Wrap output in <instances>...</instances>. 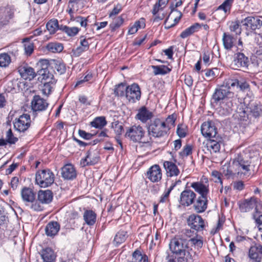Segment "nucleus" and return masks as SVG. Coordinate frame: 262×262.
Returning <instances> with one entry per match:
<instances>
[{"mask_svg":"<svg viewBox=\"0 0 262 262\" xmlns=\"http://www.w3.org/2000/svg\"><path fill=\"white\" fill-rule=\"evenodd\" d=\"M169 246L171 253L177 255V262H192V249L188 246L187 239L176 236L170 240Z\"/></svg>","mask_w":262,"mask_h":262,"instance_id":"nucleus-1","label":"nucleus"},{"mask_svg":"<svg viewBox=\"0 0 262 262\" xmlns=\"http://www.w3.org/2000/svg\"><path fill=\"white\" fill-rule=\"evenodd\" d=\"M252 158L249 153L242 152L237 154L233 159L232 165L239 174L249 177L251 174Z\"/></svg>","mask_w":262,"mask_h":262,"instance_id":"nucleus-2","label":"nucleus"},{"mask_svg":"<svg viewBox=\"0 0 262 262\" xmlns=\"http://www.w3.org/2000/svg\"><path fill=\"white\" fill-rule=\"evenodd\" d=\"M168 127L166 122L159 118H156L150 120L147 127V132L149 136L154 138H160L164 136L167 133Z\"/></svg>","mask_w":262,"mask_h":262,"instance_id":"nucleus-3","label":"nucleus"},{"mask_svg":"<svg viewBox=\"0 0 262 262\" xmlns=\"http://www.w3.org/2000/svg\"><path fill=\"white\" fill-rule=\"evenodd\" d=\"M21 196L23 202L30 209L36 211L42 210V206L36 200L35 193L31 188L24 187L21 190Z\"/></svg>","mask_w":262,"mask_h":262,"instance_id":"nucleus-4","label":"nucleus"},{"mask_svg":"<svg viewBox=\"0 0 262 262\" xmlns=\"http://www.w3.org/2000/svg\"><path fill=\"white\" fill-rule=\"evenodd\" d=\"M54 174L50 169L40 170L36 173V183L40 187L51 186L54 182Z\"/></svg>","mask_w":262,"mask_h":262,"instance_id":"nucleus-5","label":"nucleus"},{"mask_svg":"<svg viewBox=\"0 0 262 262\" xmlns=\"http://www.w3.org/2000/svg\"><path fill=\"white\" fill-rule=\"evenodd\" d=\"M238 204L242 212H249L255 208V212L257 213L258 210L262 209V203L258 199L255 197L239 201Z\"/></svg>","mask_w":262,"mask_h":262,"instance_id":"nucleus-6","label":"nucleus"},{"mask_svg":"<svg viewBox=\"0 0 262 262\" xmlns=\"http://www.w3.org/2000/svg\"><path fill=\"white\" fill-rule=\"evenodd\" d=\"M191 187L200 195L207 196L209 193V184L208 179L203 176L200 181L193 182L190 184Z\"/></svg>","mask_w":262,"mask_h":262,"instance_id":"nucleus-7","label":"nucleus"},{"mask_svg":"<svg viewBox=\"0 0 262 262\" xmlns=\"http://www.w3.org/2000/svg\"><path fill=\"white\" fill-rule=\"evenodd\" d=\"M48 106L49 103L39 95H35L33 96L31 102V107L34 116L46 111Z\"/></svg>","mask_w":262,"mask_h":262,"instance_id":"nucleus-8","label":"nucleus"},{"mask_svg":"<svg viewBox=\"0 0 262 262\" xmlns=\"http://www.w3.org/2000/svg\"><path fill=\"white\" fill-rule=\"evenodd\" d=\"M145 133V130L142 126L133 125L126 131L125 136L128 137L134 142H142V140L144 138ZM148 142V141H143V142Z\"/></svg>","mask_w":262,"mask_h":262,"instance_id":"nucleus-9","label":"nucleus"},{"mask_svg":"<svg viewBox=\"0 0 262 262\" xmlns=\"http://www.w3.org/2000/svg\"><path fill=\"white\" fill-rule=\"evenodd\" d=\"M234 93L229 90L226 89L224 85L221 86L219 88L216 89L212 96L213 102L217 104L227 99L229 97H234Z\"/></svg>","mask_w":262,"mask_h":262,"instance_id":"nucleus-10","label":"nucleus"},{"mask_svg":"<svg viewBox=\"0 0 262 262\" xmlns=\"http://www.w3.org/2000/svg\"><path fill=\"white\" fill-rule=\"evenodd\" d=\"M196 194L192 190L186 188L180 194L179 203L184 207H189L192 205L196 199Z\"/></svg>","mask_w":262,"mask_h":262,"instance_id":"nucleus-11","label":"nucleus"},{"mask_svg":"<svg viewBox=\"0 0 262 262\" xmlns=\"http://www.w3.org/2000/svg\"><path fill=\"white\" fill-rule=\"evenodd\" d=\"M31 120L29 115L24 114L18 118H16L13 122L14 128L19 132H24L30 126Z\"/></svg>","mask_w":262,"mask_h":262,"instance_id":"nucleus-12","label":"nucleus"},{"mask_svg":"<svg viewBox=\"0 0 262 262\" xmlns=\"http://www.w3.org/2000/svg\"><path fill=\"white\" fill-rule=\"evenodd\" d=\"M141 94L140 88L137 83H134L125 88L126 97L129 101L135 102L137 100H139Z\"/></svg>","mask_w":262,"mask_h":262,"instance_id":"nucleus-13","label":"nucleus"},{"mask_svg":"<svg viewBox=\"0 0 262 262\" xmlns=\"http://www.w3.org/2000/svg\"><path fill=\"white\" fill-rule=\"evenodd\" d=\"M241 24L247 30H255L262 26V20L258 16H248L241 21Z\"/></svg>","mask_w":262,"mask_h":262,"instance_id":"nucleus-14","label":"nucleus"},{"mask_svg":"<svg viewBox=\"0 0 262 262\" xmlns=\"http://www.w3.org/2000/svg\"><path fill=\"white\" fill-rule=\"evenodd\" d=\"M187 223L191 229L197 232L202 231L205 227L204 221L202 217L195 214H191L188 216Z\"/></svg>","mask_w":262,"mask_h":262,"instance_id":"nucleus-15","label":"nucleus"},{"mask_svg":"<svg viewBox=\"0 0 262 262\" xmlns=\"http://www.w3.org/2000/svg\"><path fill=\"white\" fill-rule=\"evenodd\" d=\"M232 64L235 69H238L239 68L248 69V67L249 65V60L248 57L244 53L237 52L233 55V60Z\"/></svg>","mask_w":262,"mask_h":262,"instance_id":"nucleus-16","label":"nucleus"},{"mask_svg":"<svg viewBox=\"0 0 262 262\" xmlns=\"http://www.w3.org/2000/svg\"><path fill=\"white\" fill-rule=\"evenodd\" d=\"M201 130L202 135L208 139L215 138L217 135V128L212 121L204 122L202 124Z\"/></svg>","mask_w":262,"mask_h":262,"instance_id":"nucleus-17","label":"nucleus"},{"mask_svg":"<svg viewBox=\"0 0 262 262\" xmlns=\"http://www.w3.org/2000/svg\"><path fill=\"white\" fill-rule=\"evenodd\" d=\"M207 196L199 195L193 203V208L194 211L198 213L204 212L208 207Z\"/></svg>","mask_w":262,"mask_h":262,"instance_id":"nucleus-18","label":"nucleus"},{"mask_svg":"<svg viewBox=\"0 0 262 262\" xmlns=\"http://www.w3.org/2000/svg\"><path fill=\"white\" fill-rule=\"evenodd\" d=\"M99 158L97 151L89 150L86 152L85 158L81 160L80 164L82 166L94 165L98 162Z\"/></svg>","mask_w":262,"mask_h":262,"instance_id":"nucleus-19","label":"nucleus"},{"mask_svg":"<svg viewBox=\"0 0 262 262\" xmlns=\"http://www.w3.org/2000/svg\"><path fill=\"white\" fill-rule=\"evenodd\" d=\"M18 72L22 78L30 81L32 80L36 76L34 69L27 64H23L19 66Z\"/></svg>","mask_w":262,"mask_h":262,"instance_id":"nucleus-20","label":"nucleus"},{"mask_svg":"<svg viewBox=\"0 0 262 262\" xmlns=\"http://www.w3.org/2000/svg\"><path fill=\"white\" fill-rule=\"evenodd\" d=\"M161 169L159 165L151 166L147 172V177L152 182H158L162 179Z\"/></svg>","mask_w":262,"mask_h":262,"instance_id":"nucleus-21","label":"nucleus"},{"mask_svg":"<svg viewBox=\"0 0 262 262\" xmlns=\"http://www.w3.org/2000/svg\"><path fill=\"white\" fill-rule=\"evenodd\" d=\"M13 10L9 7L0 9V28L9 24L10 20L13 17Z\"/></svg>","mask_w":262,"mask_h":262,"instance_id":"nucleus-22","label":"nucleus"},{"mask_svg":"<svg viewBox=\"0 0 262 262\" xmlns=\"http://www.w3.org/2000/svg\"><path fill=\"white\" fill-rule=\"evenodd\" d=\"M61 176L64 180H73L77 176L76 170L73 165L67 164L61 168Z\"/></svg>","mask_w":262,"mask_h":262,"instance_id":"nucleus-23","label":"nucleus"},{"mask_svg":"<svg viewBox=\"0 0 262 262\" xmlns=\"http://www.w3.org/2000/svg\"><path fill=\"white\" fill-rule=\"evenodd\" d=\"M234 97H229L225 100L219 103L220 108L219 110L220 113L224 116L229 115L232 110L233 100Z\"/></svg>","mask_w":262,"mask_h":262,"instance_id":"nucleus-24","label":"nucleus"},{"mask_svg":"<svg viewBox=\"0 0 262 262\" xmlns=\"http://www.w3.org/2000/svg\"><path fill=\"white\" fill-rule=\"evenodd\" d=\"M163 167L166 170L167 177H176L180 174V170L176 164L171 161H165Z\"/></svg>","mask_w":262,"mask_h":262,"instance_id":"nucleus-25","label":"nucleus"},{"mask_svg":"<svg viewBox=\"0 0 262 262\" xmlns=\"http://www.w3.org/2000/svg\"><path fill=\"white\" fill-rule=\"evenodd\" d=\"M259 254H262V245L258 244L250 247L249 256L254 262H261V257Z\"/></svg>","mask_w":262,"mask_h":262,"instance_id":"nucleus-26","label":"nucleus"},{"mask_svg":"<svg viewBox=\"0 0 262 262\" xmlns=\"http://www.w3.org/2000/svg\"><path fill=\"white\" fill-rule=\"evenodd\" d=\"M53 199V193L50 190H39L37 201L40 204H49Z\"/></svg>","mask_w":262,"mask_h":262,"instance_id":"nucleus-27","label":"nucleus"},{"mask_svg":"<svg viewBox=\"0 0 262 262\" xmlns=\"http://www.w3.org/2000/svg\"><path fill=\"white\" fill-rule=\"evenodd\" d=\"M60 228L59 224L55 221L50 222L47 224L45 228L46 234L47 236L54 237L56 235Z\"/></svg>","mask_w":262,"mask_h":262,"instance_id":"nucleus-28","label":"nucleus"},{"mask_svg":"<svg viewBox=\"0 0 262 262\" xmlns=\"http://www.w3.org/2000/svg\"><path fill=\"white\" fill-rule=\"evenodd\" d=\"M83 217L85 223L89 226H92L96 223L97 214L92 210H85Z\"/></svg>","mask_w":262,"mask_h":262,"instance_id":"nucleus-29","label":"nucleus"},{"mask_svg":"<svg viewBox=\"0 0 262 262\" xmlns=\"http://www.w3.org/2000/svg\"><path fill=\"white\" fill-rule=\"evenodd\" d=\"M250 115L255 118L262 116V105L257 103H251L248 105Z\"/></svg>","mask_w":262,"mask_h":262,"instance_id":"nucleus-30","label":"nucleus"},{"mask_svg":"<svg viewBox=\"0 0 262 262\" xmlns=\"http://www.w3.org/2000/svg\"><path fill=\"white\" fill-rule=\"evenodd\" d=\"M234 37L229 33H224L222 41L224 48L227 50H230L234 46Z\"/></svg>","mask_w":262,"mask_h":262,"instance_id":"nucleus-31","label":"nucleus"},{"mask_svg":"<svg viewBox=\"0 0 262 262\" xmlns=\"http://www.w3.org/2000/svg\"><path fill=\"white\" fill-rule=\"evenodd\" d=\"M221 138L219 136H216L215 138L209 139L207 144V147L210 148L213 152H219L221 148Z\"/></svg>","mask_w":262,"mask_h":262,"instance_id":"nucleus-32","label":"nucleus"},{"mask_svg":"<svg viewBox=\"0 0 262 262\" xmlns=\"http://www.w3.org/2000/svg\"><path fill=\"white\" fill-rule=\"evenodd\" d=\"M40 255L44 262H52L55 258L54 252L50 248L43 249L41 251Z\"/></svg>","mask_w":262,"mask_h":262,"instance_id":"nucleus-33","label":"nucleus"},{"mask_svg":"<svg viewBox=\"0 0 262 262\" xmlns=\"http://www.w3.org/2000/svg\"><path fill=\"white\" fill-rule=\"evenodd\" d=\"M237 112L238 114V119L241 121L244 122L245 124H248L250 122V119L251 116L250 115V114H248V113H250L248 106L246 108L240 107L238 109Z\"/></svg>","mask_w":262,"mask_h":262,"instance_id":"nucleus-34","label":"nucleus"},{"mask_svg":"<svg viewBox=\"0 0 262 262\" xmlns=\"http://www.w3.org/2000/svg\"><path fill=\"white\" fill-rule=\"evenodd\" d=\"M137 116L139 120L143 123H145L153 117V114L146 107H143L139 111Z\"/></svg>","mask_w":262,"mask_h":262,"instance_id":"nucleus-35","label":"nucleus"},{"mask_svg":"<svg viewBox=\"0 0 262 262\" xmlns=\"http://www.w3.org/2000/svg\"><path fill=\"white\" fill-rule=\"evenodd\" d=\"M201 28V24L199 23H195L182 31L180 34V37L182 38H187L194 32L198 31Z\"/></svg>","mask_w":262,"mask_h":262,"instance_id":"nucleus-36","label":"nucleus"},{"mask_svg":"<svg viewBox=\"0 0 262 262\" xmlns=\"http://www.w3.org/2000/svg\"><path fill=\"white\" fill-rule=\"evenodd\" d=\"M153 73L155 75H165L169 73L171 69L165 65L151 66Z\"/></svg>","mask_w":262,"mask_h":262,"instance_id":"nucleus-37","label":"nucleus"},{"mask_svg":"<svg viewBox=\"0 0 262 262\" xmlns=\"http://www.w3.org/2000/svg\"><path fill=\"white\" fill-rule=\"evenodd\" d=\"M38 72L39 75L38 79L41 80V83L44 81L55 80L53 75L49 72L48 69H40Z\"/></svg>","mask_w":262,"mask_h":262,"instance_id":"nucleus-38","label":"nucleus"},{"mask_svg":"<svg viewBox=\"0 0 262 262\" xmlns=\"http://www.w3.org/2000/svg\"><path fill=\"white\" fill-rule=\"evenodd\" d=\"M234 1V0H225L217 8L216 10L223 11L226 16L230 14Z\"/></svg>","mask_w":262,"mask_h":262,"instance_id":"nucleus-39","label":"nucleus"},{"mask_svg":"<svg viewBox=\"0 0 262 262\" xmlns=\"http://www.w3.org/2000/svg\"><path fill=\"white\" fill-rule=\"evenodd\" d=\"M56 82V80H52V81H44L43 83V85L42 86L41 91L42 94L46 96H49L53 88V86L55 85Z\"/></svg>","mask_w":262,"mask_h":262,"instance_id":"nucleus-40","label":"nucleus"},{"mask_svg":"<svg viewBox=\"0 0 262 262\" xmlns=\"http://www.w3.org/2000/svg\"><path fill=\"white\" fill-rule=\"evenodd\" d=\"M47 50L52 53H60L63 49V45L57 42H51L47 44Z\"/></svg>","mask_w":262,"mask_h":262,"instance_id":"nucleus-41","label":"nucleus"},{"mask_svg":"<svg viewBox=\"0 0 262 262\" xmlns=\"http://www.w3.org/2000/svg\"><path fill=\"white\" fill-rule=\"evenodd\" d=\"M60 27L56 19H51L46 24V28L50 34H54L57 30H60Z\"/></svg>","mask_w":262,"mask_h":262,"instance_id":"nucleus-42","label":"nucleus"},{"mask_svg":"<svg viewBox=\"0 0 262 262\" xmlns=\"http://www.w3.org/2000/svg\"><path fill=\"white\" fill-rule=\"evenodd\" d=\"M60 30L66 33L68 36L73 37L78 33L80 29L76 27H69L67 26L61 25Z\"/></svg>","mask_w":262,"mask_h":262,"instance_id":"nucleus-43","label":"nucleus"},{"mask_svg":"<svg viewBox=\"0 0 262 262\" xmlns=\"http://www.w3.org/2000/svg\"><path fill=\"white\" fill-rule=\"evenodd\" d=\"M107 124L105 118L103 116L95 118L93 121L91 122L92 126L96 128L101 129Z\"/></svg>","mask_w":262,"mask_h":262,"instance_id":"nucleus-44","label":"nucleus"},{"mask_svg":"<svg viewBox=\"0 0 262 262\" xmlns=\"http://www.w3.org/2000/svg\"><path fill=\"white\" fill-rule=\"evenodd\" d=\"M164 8L162 7L161 5L156 2L154 5L152 10L151 11L152 14L155 16L154 18V21H159V20H162L164 18V15L163 14L162 15H158V13L159 11L162 10Z\"/></svg>","mask_w":262,"mask_h":262,"instance_id":"nucleus-45","label":"nucleus"},{"mask_svg":"<svg viewBox=\"0 0 262 262\" xmlns=\"http://www.w3.org/2000/svg\"><path fill=\"white\" fill-rule=\"evenodd\" d=\"M126 238L127 232L124 230H120L116 234L114 242L116 246H118L124 242Z\"/></svg>","mask_w":262,"mask_h":262,"instance_id":"nucleus-46","label":"nucleus"},{"mask_svg":"<svg viewBox=\"0 0 262 262\" xmlns=\"http://www.w3.org/2000/svg\"><path fill=\"white\" fill-rule=\"evenodd\" d=\"M52 67L56 70L59 75L63 74L66 71V67L65 64L59 60H54L53 61Z\"/></svg>","mask_w":262,"mask_h":262,"instance_id":"nucleus-47","label":"nucleus"},{"mask_svg":"<svg viewBox=\"0 0 262 262\" xmlns=\"http://www.w3.org/2000/svg\"><path fill=\"white\" fill-rule=\"evenodd\" d=\"M187 241L188 242V244L190 242L192 245L198 249L201 248L203 245L202 237L198 236V234H196L194 237L190 238L189 240H187Z\"/></svg>","mask_w":262,"mask_h":262,"instance_id":"nucleus-48","label":"nucleus"},{"mask_svg":"<svg viewBox=\"0 0 262 262\" xmlns=\"http://www.w3.org/2000/svg\"><path fill=\"white\" fill-rule=\"evenodd\" d=\"M124 22V18L122 15L115 18L113 22L110 25V27L112 31H115L116 29L120 27Z\"/></svg>","mask_w":262,"mask_h":262,"instance_id":"nucleus-49","label":"nucleus"},{"mask_svg":"<svg viewBox=\"0 0 262 262\" xmlns=\"http://www.w3.org/2000/svg\"><path fill=\"white\" fill-rule=\"evenodd\" d=\"M11 59L7 53L0 54V67L6 68L11 63Z\"/></svg>","mask_w":262,"mask_h":262,"instance_id":"nucleus-50","label":"nucleus"},{"mask_svg":"<svg viewBox=\"0 0 262 262\" xmlns=\"http://www.w3.org/2000/svg\"><path fill=\"white\" fill-rule=\"evenodd\" d=\"M23 42L24 43V46L26 54L30 55L34 51L33 43L30 42L29 38H24Z\"/></svg>","mask_w":262,"mask_h":262,"instance_id":"nucleus-51","label":"nucleus"},{"mask_svg":"<svg viewBox=\"0 0 262 262\" xmlns=\"http://www.w3.org/2000/svg\"><path fill=\"white\" fill-rule=\"evenodd\" d=\"M240 22L239 20L232 21L229 25V30L231 32L235 33L236 35H239L241 33V29L239 28Z\"/></svg>","mask_w":262,"mask_h":262,"instance_id":"nucleus-52","label":"nucleus"},{"mask_svg":"<svg viewBox=\"0 0 262 262\" xmlns=\"http://www.w3.org/2000/svg\"><path fill=\"white\" fill-rule=\"evenodd\" d=\"M192 152V146L187 144L183 147V149L179 153V155L181 158L183 159L184 157H187V156L191 155Z\"/></svg>","mask_w":262,"mask_h":262,"instance_id":"nucleus-53","label":"nucleus"},{"mask_svg":"<svg viewBox=\"0 0 262 262\" xmlns=\"http://www.w3.org/2000/svg\"><path fill=\"white\" fill-rule=\"evenodd\" d=\"M145 256H147L146 254L142 255L141 251L136 249L132 254L133 259L135 262H141L144 261Z\"/></svg>","mask_w":262,"mask_h":262,"instance_id":"nucleus-54","label":"nucleus"},{"mask_svg":"<svg viewBox=\"0 0 262 262\" xmlns=\"http://www.w3.org/2000/svg\"><path fill=\"white\" fill-rule=\"evenodd\" d=\"M238 84V80L237 79H228L226 80L223 85L226 86V89L229 90L231 88H234L236 87L237 88V85Z\"/></svg>","mask_w":262,"mask_h":262,"instance_id":"nucleus-55","label":"nucleus"},{"mask_svg":"<svg viewBox=\"0 0 262 262\" xmlns=\"http://www.w3.org/2000/svg\"><path fill=\"white\" fill-rule=\"evenodd\" d=\"M257 46L255 47L257 55H262V37L258 34L255 38Z\"/></svg>","mask_w":262,"mask_h":262,"instance_id":"nucleus-56","label":"nucleus"},{"mask_svg":"<svg viewBox=\"0 0 262 262\" xmlns=\"http://www.w3.org/2000/svg\"><path fill=\"white\" fill-rule=\"evenodd\" d=\"M6 140L7 143L14 144L18 141V138L14 137L11 129H10L7 132Z\"/></svg>","mask_w":262,"mask_h":262,"instance_id":"nucleus-57","label":"nucleus"},{"mask_svg":"<svg viewBox=\"0 0 262 262\" xmlns=\"http://www.w3.org/2000/svg\"><path fill=\"white\" fill-rule=\"evenodd\" d=\"M260 210H258L257 213L255 212L253 215L259 230H262V214H260Z\"/></svg>","mask_w":262,"mask_h":262,"instance_id":"nucleus-58","label":"nucleus"},{"mask_svg":"<svg viewBox=\"0 0 262 262\" xmlns=\"http://www.w3.org/2000/svg\"><path fill=\"white\" fill-rule=\"evenodd\" d=\"M112 127L114 129V132L118 135L122 134L123 131V126L122 123H119L118 121L113 123Z\"/></svg>","mask_w":262,"mask_h":262,"instance_id":"nucleus-59","label":"nucleus"},{"mask_svg":"<svg viewBox=\"0 0 262 262\" xmlns=\"http://www.w3.org/2000/svg\"><path fill=\"white\" fill-rule=\"evenodd\" d=\"M124 84L120 83L118 85L117 87L115 88L114 93L116 95L118 96H123L124 95V91H125Z\"/></svg>","mask_w":262,"mask_h":262,"instance_id":"nucleus-60","label":"nucleus"},{"mask_svg":"<svg viewBox=\"0 0 262 262\" xmlns=\"http://www.w3.org/2000/svg\"><path fill=\"white\" fill-rule=\"evenodd\" d=\"M177 133L180 138H184L186 136V127L183 125L179 124L177 128Z\"/></svg>","mask_w":262,"mask_h":262,"instance_id":"nucleus-61","label":"nucleus"},{"mask_svg":"<svg viewBox=\"0 0 262 262\" xmlns=\"http://www.w3.org/2000/svg\"><path fill=\"white\" fill-rule=\"evenodd\" d=\"M122 10V5L120 4H117L115 5L109 14V17H112L113 16H115L119 14Z\"/></svg>","mask_w":262,"mask_h":262,"instance_id":"nucleus-62","label":"nucleus"},{"mask_svg":"<svg viewBox=\"0 0 262 262\" xmlns=\"http://www.w3.org/2000/svg\"><path fill=\"white\" fill-rule=\"evenodd\" d=\"M5 209L0 206V225L5 224L8 220Z\"/></svg>","mask_w":262,"mask_h":262,"instance_id":"nucleus-63","label":"nucleus"},{"mask_svg":"<svg viewBox=\"0 0 262 262\" xmlns=\"http://www.w3.org/2000/svg\"><path fill=\"white\" fill-rule=\"evenodd\" d=\"M92 77H93L92 74L90 72L87 71L85 73V75L83 77V78L82 79L77 81V82L76 84V86L79 85L84 82H87V81H90L92 78Z\"/></svg>","mask_w":262,"mask_h":262,"instance_id":"nucleus-64","label":"nucleus"}]
</instances>
